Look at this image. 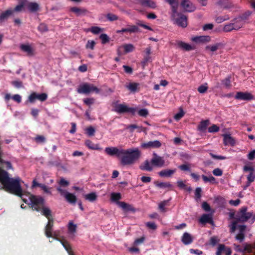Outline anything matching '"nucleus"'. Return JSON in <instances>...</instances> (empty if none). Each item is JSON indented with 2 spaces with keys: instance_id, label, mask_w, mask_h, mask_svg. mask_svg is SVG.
<instances>
[{
  "instance_id": "25",
  "label": "nucleus",
  "mask_w": 255,
  "mask_h": 255,
  "mask_svg": "<svg viewBox=\"0 0 255 255\" xmlns=\"http://www.w3.org/2000/svg\"><path fill=\"white\" fill-rule=\"evenodd\" d=\"M86 146L90 149L92 150H101L98 144H95L90 140H86L85 142Z\"/></svg>"
},
{
  "instance_id": "20",
  "label": "nucleus",
  "mask_w": 255,
  "mask_h": 255,
  "mask_svg": "<svg viewBox=\"0 0 255 255\" xmlns=\"http://www.w3.org/2000/svg\"><path fill=\"white\" fill-rule=\"evenodd\" d=\"M154 167L151 161L146 160L140 165V168L142 170L150 171L153 170Z\"/></svg>"
},
{
  "instance_id": "27",
  "label": "nucleus",
  "mask_w": 255,
  "mask_h": 255,
  "mask_svg": "<svg viewBox=\"0 0 255 255\" xmlns=\"http://www.w3.org/2000/svg\"><path fill=\"white\" fill-rule=\"evenodd\" d=\"M139 84L137 83H129L126 85V87L131 92L134 93L137 91L139 88Z\"/></svg>"
},
{
  "instance_id": "61",
  "label": "nucleus",
  "mask_w": 255,
  "mask_h": 255,
  "mask_svg": "<svg viewBox=\"0 0 255 255\" xmlns=\"http://www.w3.org/2000/svg\"><path fill=\"white\" fill-rule=\"evenodd\" d=\"M146 225L148 228L152 230H156L157 228V226L153 222H147L146 223Z\"/></svg>"
},
{
  "instance_id": "15",
  "label": "nucleus",
  "mask_w": 255,
  "mask_h": 255,
  "mask_svg": "<svg viewBox=\"0 0 255 255\" xmlns=\"http://www.w3.org/2000/svg\"><path fill=\"white\" fill-rule=\"evenodd\" d=\"M235 98L241 100H251L254 99V96L249 92H238Z\"/></svg>"
},
{
  "instance_id": "17",
  "label": "nucleus",
  "mask_w": 255,
  "mask_h": 255,
  "mask_svg": "<svg viewBox=\"0 0 255 255\" xmlns=\"http://www.w3.org/2000/svg\"><path fill=\"white\" fill-rule=\"evenodd\" d=\"M68 235L69 238L73 239L75 235L77 229V225L74 224L72 221H70L67 226Z\"/></svg>"
},
{
  "instance_id": "24",
  "label": "nucleus",
  "mask_w": 255,
  "mask_h": 255,
  "mask_svg": "<svg viewBox=\"0 0 255 255\" xmlns=\"http://www.w3.org/2000/svg\"><path fill=\"white\" fill-rule=\"evenodd\" d=\"M181 240L184 244L187 245L192 243L193 241V238L190 234L185 232L184 233Z\"/></svg>"
},
{
  "instance_id": "1",
  "label": "nucleus",
  "mask_w": 255,
  "mask_h": 255,
  "mask_svg": "<svg viewBox=\"0 0 255 255\" xmlns=\"http://www.w3.org/2000/svg\"><path fill=\"white\" fill-rule=\"evenodd\" d=\"M0 168V188L6 191L15 194L21 197L22 201L31 205V207L37 211H40L45 216L48 222L45 227V233L48 238L52 237L60 240L63 247L69 255H74L69 244L63 240H59L58 233L56 231L52 232L53 220L51 217V211L50 209L44 206V200L40 196H33L30 193L24 194L22 192L21 187V180L19 177H10L8 173Z\"/></svg>"
},
{
  "instance_id": "47",
  "label": "nucleus",
  "mask_w": 255,
  "mask_h": 255,
  "mask_svg": "<svg viewBox=\"0 0 255 255\" xmlns=\"http://www.w3.org/2000/svg\"><path fill=\"white\" fill-rule=\"evenodd\" d=\"M151 49L150 47H147L145 49V52L146 56L144 58V61L143 62V63H145L149 60V55L151 54Z\"/></svg>"
},
{
  "instance_id": "2",
  "label": "nucleus",
  "mask_w": 255,
  "mask_h": 255,
  "mask_svg": "<svg viewBox=\"0 0 255 255\" xmlns=\"http://www.w3.org/2000/svg\"><path fill=\"white\" fill-rule=\"evenodd\" d=\"M141 156V152L138 148L123 149L120 158L121 163L124 165H132L138 161Z\"/></svg>"
},
{
  "instance_id": "48",
  "label": "nucleus",
  "mask_w": 255,
  "mask_h": 255,
  "mask_svg": "<svg viewBox=\"0 0 255 255\" xmlns=\"http://www.w3.org/2000/svg\"><path fill=\"white\" fill-rule=\"evenodd\" d=\"M226 248V247L224 245H219L216 253V255H221L222 253H224Z\"/></svg>"
},
{
  "instance_id": "45",
  "label": "nucleus",
  "mask_w": 255,
  "mask_h": 255,
  "mask_svg": "<svg viewBox=\"0 0 255 255\" xmlns=\"http://www.w3.org/2000/svg\"><path fill=\"white\" fill-rule=\"evenodd\" d=\"M229 19L230 17L228 15L220 16L216 18V21L218 23H220Z\"/></svg>"
},
{
  "instance_id": "60",
  "label": "nucleus",
  "mask_w": 255,
  "mask_h": 255,
  "mask_svg": "<svg viewBox=\"0 0 255 255\" xmlns=\"http://www.w3.org/2000/svg\"><path fill=\"white\" fill-rule=\"evenodd\" d=\"M213 173L217 176H220L223 174V171L220 168H216L213 171Z\"/></svg>"
},
{
  "instance_id": "44",
  "label": "nucleus",
  "mask_w": 255,
  "mask_h": 255,
  "mask_svg": "<svg viewBox=\"0 0 255 255\" xmlns=\"http://www.w3.org/2000/svg\"><path fill=\"white\" fill-rule=\"evenodd\" d=\"M96 42L94 40H88L87 44H86V48L87 49L93 50L95 46Z\"/></svg>"
},
{
  "instance_id": "30",
  "label": "nucleus",
  "mask_w": 255,
  "mask_h": 255,
  "mask_svg": "<svg viewBox=\"0 0 255 255\" xmlns=\"http://www.w3.org/2000/svg\"><path fill=\"white\" fill-rule=\"evenodd\" d=\"M12 13L13 10L12 9H7L2 12L0 14V22H2L6 20L8 17L12 14Z\"/></svg>"
},
{
  "instance_id": "49",
  "label": "nucleus",
  "mask_w": 255,
  "mask_h": 255,
  "mask_svg": "<svg viewBox=\"0 0 255 255\" xmlns=\"http://www.w3.org/2000/svg\"><path fill=\"white\" fill-rule=\"evenodd\" d=\"M102 44H105L109 41V38L106 34H102L100 36Z\"/></svg>"
},
{
  "instance_id": "32",
  "label": "nucleus",
  "mask_w": 255,
  "mask_h": 255,
  "mask_svg": "<svg viewBox=\"0 0 255 255\" xmlns=\"http://www.w3.org/2000/svg\"><path fill=\"white\" fill-rule=\"evenodd\" d=\"M122 198V196L120 193L113 192L111 194V200L112 202L117 205L118 202H120L119 200Z\"/></svg>"
},
{
  "instance_id": "19",
  "label": "nucleus",
  "mask_w": 255,
  "mask_h": 255,
  "mask_svg": "<svg viewBox=\"0 0 255 255\" xmlns=\"http://www.w3.org/2000/svg\"><path fill=\"white\" fill-rule=\"evenodd\" d=\"M177 45L179 48L186 51H190L195 49L194 46L181 41H178Z\"/></svg>"
},
{
  "instance_id": "41",
  "label": "nucleus",
  "mask_w": 255,
  "mask_h": 255,
  "mask_svg": "<svg viewBox=\"0 0 255 255\" xmlns=\"http://www.w3.org/2000/svg\"><path fill=\"white\" fill-rule=\"evenodd\" d=\"M156 186L161 188H169L172 185L169 182H160L156 184Z\"/></svg>"
},
{
  "instance_id": "52",
  "label": "nucleus",
  "mask_w": 255,
  "mask_h": 255,
  "mask_svg": "<svg viewBox=\"0 0 255 255\" xmlns=\"http://www.w3.org/2000/svg\"><path fill=\"white\" fill-rule=\"evenodd\" d=\"M58 184L61 186H63V187H67L69 185V183L68 181L66 180L65 179H64L63 178H61L60 179L59 182H58Z\"/></svg>"
},
{
  "instance_id": "42",
  "label": "nucleus",
  "mask_w": 255,
  "mask_h": 255,
  "mask_svg": "<svg viewBox=\"0 0 255 255\" xmlns=\"http://www.w3.org/2000/svg\"><path fill=\"white\" fill-rule=\"evenodd\" d=\"M202 177L205 182H210V183H214L215 182V178L212 176H210L209 177H207L205 175H203L202 176Z\"/></svg>"
},
{
  "instance_id": "38",
  "label": "nucleus",
  "mask_w": 255,
  "mask_h": 255,
  "mask_svg": "<svg viewBox=\"0 0 255 255\" xmlns=\"http://www.w3.org/2000/svg\"><path fill=\"white\" fill-rule=\"evenodd\" d=\"M103 29L98 26H92L89 29L92 33L95 34H97L103 31Z\"/></svg>"
},
{
  "instance_id": "31",
  "label": "nucleus",
  "mask_w": 255,
  "mask_h": 255,
  "mask_svg": "<svg viewBox=\"0 0 255 255\" xmlns=\"http://www.w3.org/2000/svg\"><path fill=\"white\" fill-rule=\"evenodd\" d=\"M98 195L95 192H91L84 195L85 199L91 202L95 201Z\"/></svg>"
},
{
  "instance_id": "62",
  "label": "nucleus",
  "mask_w": 255,
  "mask_h": 255,
  "mask_svg": "<svg viewBox=\"0 0 255 255\" xmlns=\"http://www.w3.org/2000/svg\"><path fill=\"white\" fill-rule=\"evenodd\" d=\"M12 99L15 102L19 103L21 101V97L18 94H15L12 97Z\"/></svg>"
},
{
  "instance_id": "29",
  "label": "nucleus",
  "mask_w": 255,
  "mask_h": 255,
  "mask_svg": "<svg viewBox=\"0 0 255 255\" xmlns=\"http://www.w3.org/2000/svg\"><path fill=\"white\" fill-rule=\"evenodd\" d=\"M138 30V28L135 25L129 26L128 28H123L121 30H118L117 32L118 33L128 32L129 33L135 32Z\"/></svg>"
},
{
  "instance_id": "56",
  "label": "nucleus",
  "mask_w": 255,
  "mask_h": 255,
  "mask_svg": "<svg viewBox=\"0 0 255 255\" xmlns=\"http://www.w3.org/2000/svg\"><path fill=\"white\" fill-rule=\"evenodd\" d=\"M37 98L40 101H44L47 98V95L45 93L37 94Z\"/></svg>"
},
{
  "instance_id": "58",
  "label": "nucleus",
  "mask_w": 255,
  "mask_h": 255,
  "mask_svg": "<svg viewBox=\"0 0 255 255\" xmlns=\"http://www.w3.org/2000/svg\"><path fill=\"white\" fill-rule=\"evenodd\" d=\"M219 130V128L215 125H214L210 127L208 129V131L209 132H217Z\"/></svg>"
},
{
  "instance_id": "8",
  "label": "nucleus",
  "mask_w": 255,
  "mask_h": 255,
  "mask_svg": "<svg viewBox=\"0 0 255 255\" xmlns=\"http://www.w3.org/2000/svg\"><path fill=\"white\" fill-rule=\"evenodd\" d=\"M151 162L153 164L154 167H161L168 164H165V162L162 157L153 153V157L151 159Z\"/></svg>"
},
{
  "instance_id": "57",
  "label": "nucleus",
  "mask_w": 255,
  "mask_h": 255,
  "mask_svg": "<svg viewBox=\"0 0 255 255\" xmlns=\"http://www.w3.org/2000/svg\"><path fill=\"white\" fill-rule=\"evenodd\" d=\"M71 10L73 11V12L75 13L77 15L81 14L82 12H84V10L79 9L77 7H72L71 8Z\"/></svg>"
},
{
  "instance_id": "39",
  "label": "nucleus",
  "mask_w": 255,
  "mask_h": 255,
  "mask_svg": "<svg viewBox=\"0 0 255 255\" xmlns=\"http://www.w3.org/2000/svg\"><path fill=\"white\" fill-rule=\"evenodd\" d=\"M233 30H234L231 22L225 24L223 27V31L225 32H229Z\"/></svg>"
},
{
  "instance_id": "11",
  "label": "nucleus",
  "mask_w": 255,
  "mask_h": 255,
  "mask_svg": "<svg viewBox=\"0 0 255 255\" xmlns=\"http://www.w3.org/2000/svg\"><path fill=\"white\" fill-rule=\"evenodd\" d=\"M233 30L238 31L243 27L245 22L242 17L235 18L231 21Z\"/></svg>"
},
{
  "instance_id": "12",
  "label": "nucleus",
  "mask_w": 255,
  "mask_h": 255,
  "mask_svg": "<svg viewBox=\"0 0 255 255\" xmlns=\"http://www.w3.org/2000/svg\"><path fill=\"white\" fill-rule=\"evenodd\" d=\"M236 250L237 251L243 253H252L253 255H255V244L253 245L245 244L243 248H240L239 246H237Z\"/></svg>"
},
{
  "instance_id": "21",
  "label": "nucleus",
  "mask_w": 255,
  "mask_h": 255,
  "mask_svg": "<svg viewBox=\"0 0 255 255\" xmlns=\"http://www.w3.org/2000/svg\"><path fill=\"white\" fill-rule=\"evenodd\" d=\"M117 205L124 211H134V209L131 205L125 202H118Z\"/></svg>"
},
{
  "instance_id": "59",
  "label": "nucleus",
  "mask_w": 255,
  "mask_h": 255,
  "mask_svg": "<svg viewBox=\"0 0 255 255\" xmlns=\"http://www.w3.org/2000/svg\"><path fill=\"white\" fill-rule=\"evenodd\" d=\"M86 131V133L89 136L93 135L95 131V129L92 127H89L87 128Z\"/></svg>"
},
{
  "instance_id": "10",
  "label": "nucleus",
  "mask_w": 255,
  "mask_h": 255,
  "mask_svg": "<svg viewBox=\"0 0 255 255\" xmlns=\"http://www.w3.org/2000/svg\"><path fill=\"white\" fill-rule=\"evenodd\" d=\"M123 148H118L116 147H108L105 149V152L109 155H116L121 158Z\"/></svg>"
},
{
  "instance_id": "16",
  "label": "nucleus",
  "mask_w": 255,
  "mask_h": 255,
  "mask_svg": "<svg viewBox=\"0 0 255 255\" xmlns=\"http://www.w3.org/2000/svg\"><path fill=\"white\" fill-rule=\"evenodd\" d=\"M20 48L22 51L25 53L27 55L31 56L33 54L34 49L29 43L21 44Z\"/></svg>"
},
{
  "instance_id": "18",
  "label": "nucleus",
  "mask_w": 255,
  "mask_h": 255,
  "mask_svg": "<svg viewBox=\"0 0 255 255\" xmlns=\"http://www.w3.org/2000/svg\"><path fill=\"white\" fill-rule=\"evenodd\" d=\"M161 144L159 140L150 141L141 144V146L143 148H158Z\"/></svg>"
},
{
  "instance_id": "55",
  "label": "nucleus",
  "mask_w": 255,
  "mask_h": 255,
  "mask_svg": "<svg viewBox=\"0 0 255 255\" xmlns=\"http://www.w3.org/2000/svg\"><path fill=\"white\" fill-rule=\"evenodd\" d=\"M38 29L40 31L42 32H45L48 30L47 25L44 23H41L39 24L38 27Z\"/></svg>"
},
{
  "instance_id": "5",
  "label": "nucleus",
  "mask_w": 255,
  "mask_h": 255,
  "mask_svg": "<svg viewBox=\"0 0 255 255\" xmlns=\"http://www.w3.org/2000/svg\"><path fill=\"white\" fill-rule=\"evenodd\" d=\"M57 190L60 193V195L63 196L65 200L70 204H75L77 201L76 196L73 193L67 191L61 188V187H57Z\"/></svg>"
},
{
  "instance_id": "3",
  "label": "nucleus",
  "mask_w": 255,
  "mask_h": 255,
  "mask_svg": "<svg viewBox=\"0 0 255 255\" xmlns=\"http://www.w3.org/2000/svg\"><path fill=\"white\" fill-rule=\"evenodd\" d=\"M77 91L79 94H88L91 93L99 94L100 92V90L93 84L84 83L79 86Z\"/></svg>"
},
{
  "instance_id": "54",
  "label": "nucleus",
  "mask_w": 255,
  "mask_h": 255,
  "mask_svg": "<svg viewBox=\"0 0 255 255\" xmlns=\"http://www.w3.org/2000/svg\"><path fill=\"white\" fill-rule=\"evenodd\" d=\"M203 209L207 212H211V213L214 212L213 211H211L210 205L206 202H203L202 204Z\"/></svg>"
},
{
  "instance_id": "37",
  "label": "nucleus",
  "mask_w": 255,
  "mask_h": 255,
  "mask_svg": "<svg viewBox=\"0 0 255 255\" xmlns=\"http://www.w3.org/2000/svg\"><path fill=\"white\" fill-rule=\"evenodd\" d=\"M248 179V184L247 185V187L249 186L250 184L253 182L255 179V173L254 171H252L250 173V174L248 175L247 177Z\"/></svg>"
},
{
  "instance_id": "4",
  "label": "nucleus",
  "mask_w": 255,
  "mask_h": 255,
  "mask_svg": "<svg viewBox=\"0 0 255 255\" xmlns=\"http://www.w3.org/2000/svg\"><path fill=\"white\" fill-rule=\"evenodd\" d=\"M171 18L174 22L179 26L186 27L187 26V17L182 14L178 13L175 8H173Z\"/></svg>"
},
{
  "instance_id": "14",
  "label": "nucleus",
  "mask_w": 255,
  "mask_h": 255,
  "mask_svg": "<svg viewBox=\"0 0 255 255\" xmlns=\"http://www.w3.org/2000/svg\"><path fill=\"white\" fill-rule=\"evenodd\" d=\"M211 40L209 36H198L191 38V40L197 44H204L209 42Z\"/></svg>"
},
{
  "instance_id": "28",
  "label": "nucleus",
  "mask_w": 255,
  "mask_h": 255,
  "mask_svg": "<svg viewBox=\"0 0 255 255\" xmlns=\"http://www.w3.org/2000/svg\"><path fill=\"white\" fill-rule=\"evenodd\" d=\"M246 229V226L244 225L240 226L239 229L240 230L239 233L236 236V238L237 240L242 242L244 240V231Z\"/></svg>"
},
{
  "instance_id": "13",
  "label": "nucleus",
  "mask_w": 255,
  "mask_h": 255,
  "mask_svg": "<svg viewBox=\"0 0 255 255\" xmlns=\"http://www.w3.org/2000/svg\"><path fill=\"white\" fill-rule=\"evenodd\" d=\"M25 7L29 12L33 13L39 10V5L35 2L25 1Z\"/></svg>"
},
{
  "instance_id": "43",
  "label": "nucleus",
  "mask_w": 255,
  "mask_h": 255,
  "mask_svg": "<svg viewBox=\"0 0 255 255\" xmlns=\"http://www.w3.org/2000/svg\"><path fill=\"white\" fill-rule=\"evenodd\" d=\"M184 112L183 109L180 108L179 109V112L176 114L174 116V119L176 121H178L180 120L184 115Z\"/></svg>"
},
{
  "instance_id": "46",
  "label": "nucleus",
  "mask_w": 255,
  "mask_h": 255,
  "mask_svg": "<svg viewBox=\"0 0 255 255\" xmlns=\"http://www.w3.org/2000/svg\"><path fill=\"white\" fill-rule=\"evenodd\" d=\"M25 1H22L20 4H18L17 6H16V7H15V8L14 9H12L13 10V11L19 12V11H21L25 7Z\"/></svg>"
},
{
  "instance_id": "33",
  "label": "nucleus",
  "mask_w": 255,
  "mask_h": 255,
  "mask_svg": "<svg viewBox=\"0 0 255 255\" xmlns=\"http://www.w3.org/2000/svg\"><path fill=\"white\" fill-rule=\"evenodd\" d=\"M212 218V214H203L200 218L199 221L202 224L210 222Z\"/></svg>"
},
{
  "instance_id": "53",
  "label": "nucleus",
  "mask_w": 255,
  "mask_h": 255,
  "mask_svg": "<svg viewBox=\"0 0 255 255\" xmlns=\"http://www.w3.org/2000/svg\"><path fill=\"white\" fill-rule=\"evenodd\" d=\"M165 1L172 6V9H173V8L177 9V0H165ZM172 11L173 12V10H172Z\"/></svg>"
},
{
  "instance_id": "7",
  "label": "nucleus",
  "mask_w": 255,
  "mask_h": 255,
  "mask_svg": "<svg viewBox=\"0 0 255 255\" xmlns=\"http://www.w3.org/2000/svg\"><path fill=\"white\" fill-rule=\"evenodd\" d=\"M251 218H252V222H254L255 220V215L253 216L251 212H247L246 208L242 209L238 215V220L241 222H246Z\"/></svg>"
},
{
  "instance_id": "51",
  "label": "nucleus",
  "mask_w": 255,
  "mask_h": 255,
  "mask_svg": "<svg viewBox=\"0 0 255 255\" xmlns=\"http://www.w3.org/2000/svg\"><path fill=\"white\" fill-rule=\"evenodd\" d=\"M37 98V94L36 93H32L29 97L28 101L31 103H34Z\"/></svg>"
},
{
  "instance_id": "9",
  "label": "nucleus",
  "mask_w": 255,
  "mask_h": 255,
  "mask_svg": "<svg viewBox=\"0 0 255 255\" xmlns=\"http://www.w3.org/2000/svg\"><path fill=\"white\" fill-rule=\"evenodd\" d=\"M181 6L186 12H191L196 9V6L190 0H182Z\"/></svg>"
},
{
  "instance_id": "63",
  "label": "nucleus",
  "mask_w": 255,
  "mask_h": 255,
  "mask_svg": "<svg viewBox=\"0 0 255 255\" xmlns=\"http://www.w3.org/2000/svg\"><path fill=\"white\" fill-rule=\"evenodd\" d=\"M125 71L126 73H128V74H131L132 73V69L129 67V66H127V65H124L123 66Z\"/></svg>"
},
{
  "instance_id": "23",
  "label": "nucleus",
  "mask_w": 255,
  "mask_h": 255,
  "mask_svg": "<svg viewBox=\"0 0 255 255\" xmlns=\"http://www.w3.org/2000/svg\"><path fill=\"white\" fill-rule=\"evenodd\" d=\"M224 143L226 145L233 146L235 144V139L230 134H224Z\"/></svg>"
},
{
  "instance_id": "34",
  "label": "nucleus",
  "mask_w": 255,
  "mask_h": 255,
  "mask_svg": "<svg viewBox=\"0 0 255 255\" xmlns=\"http://www.w3.org/2000/svg\"><path fill=\"white\" fill-rule=\"evenodd\" d=\"M121 48H124L126 53L131 52L135 49L134 45L132 44H125L121 46Z\"/></svg>"
},
{
  "instance_id": "40",
  "label": "nucleus",
  "mask_w": 255,
  "mask_h": 255,
  "mask_svg": "<svg viewBox=\"0 0 255 255\" xmlns=\"http://www.w3.org/2000/svg\"><path fill=\"white\" fill-rule=\"evenodd\" d=\"M168 202V201L165 200V201H163L160 202L158 204V208L161 212H166L165 206L167 205Z\"/></svg>"
},
{
  "instance_id": "50",
  "label": "nucleus",
  "mask_w": 255,
  "mask_h": 255,
  "mask_svg": "<svg viewBox=\"0 0 255 255\" xmlns=\"http://www.w3.org/2000/svg\"><path fill=\"white\" fill-rule=\"evenodd\" d=\"M138 115L143 117H146L148 115V111L146 109H142L138 111Z\"/></svg>"
},
{
  "instance_id": "35",
  "label": "nucleus",
  "mask_w": 255,
  "mask_h": 255,
  "mask_svg": "<svg viewBox=\"0 0 255 255\" xmlns=\"http://www.w3.org/2000/svg\"><path fill=\"white\" fill-rule=\"evenodd\" d=\"M208 125L209 121L208 120L202 121L198 126V129L200 131H203L206 130Z\"/></svg>"
},
{
  "instance_id": "6",
  "label": "nucleus",
  "mask_w": 255,
  "mask_h": 255,
  "mask_svg": "<svg viewBox=\"0 0 255 255\" xmlns=\"http://www.w3.org/2000/svg\"><path fill=\"white\" fill-rule=\"evenodd\" d=\"M114 108L115 111L118 113L128 112L132 114H134L136 111L135 108H129L125 104H116Z\"/></svg>"
},
{
  "instance_id": "26",
  "label": "nucleus",
  "mask_w": 255,
  "mask_h": 255,
  "mask_svg": "<svg viewBox=\"0 0 255 255\" xmlns=\"http://www.w3.org/2000/svg\"><path fill=\"white\" fill-rule=\"evenodd\" d=\"M176 172V169H166L160 171L158 174L161 177H169Z\"/></svg>"
},
{
  "instance_id": "22",
  "label": "nucleus",
  "mask_w": 255,
  "mask_h": 255,
  "mask_svg": "<svg viewBox=\"0 0 255 255\" xmlns=\"http://www.w3.org/2000/svg\"><path fill=\"white\" fill-rule=\"evenodd\" d=\"M139 2L141 5L150 8L154 9L156 7V3L153 0H140Z\"/></svg>"
},
{
  "instance_id": "36",
  "label": "nucleus",
  "mask_w": 255,
  "mask_h": 255,
  "mask_svg": "<svg viewBox=\"0 0 255 255\" xmlns=\"http://www.w3.org/2000/svg\"><path fill=\"white\" fill-rule=\"evenodd\" d=\"M208 89V84L207 83H205L204 84L200 85L198 88V91L201 94H204L207 92Z\"/></svg>"
},
{
  "instance_id": "64",
  "label": "nucleus",
  "mask_w": 255,
  "mask_h": 255,
  "mask_svg": "<svg viewBox=\"0 0 255 255\" xmlns=\"http://www.w3.org/2000/svg\"><path fill=\"white\" fill-rule=\"evenodd\" d=\"M213 27H214V25L212 23H208V24H205L203 26V28L204 30L207 31L208 30L212 29L213 28Z\"/></svg>"
}]
</instances>
